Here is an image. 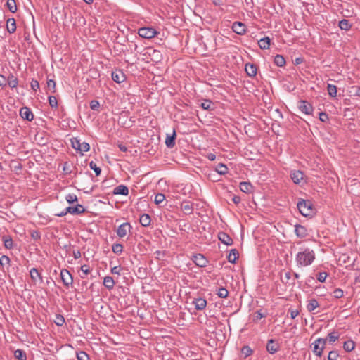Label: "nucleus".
<instances>
[{"label": "nucleus", "instance_id": "1", "mask_svg": "<svg viewBox=\"0 0 360 360\" xmlns=\"http://www.w3.org/2000/svg\"><path fill=\"white\" fill-rule=\"evenodd\" d=\"M315 259V252L309 248H300L295 256V262L299 266L304 267L311 265Z\"/></svg>", "mask_w": 360, "mask_h": 360}, {"label": "nucleus", "instance_id": "2", "mask_svg": "<svg viewBox=\"0 0 360 360\" xmlns=\"http://www.w3.org/2000/svg\"><path fill=\"white\" fill-rule=\"evenodd\" d=\"M297 206L300 212L304 217L312 216L314 213L313 205L309 200H300Z\"/></svg>", "mask_w": 360, "mask_h": 360}, {"label": "nucleus", "instance_id": "3", "mask_svg": "<svg viewBox=\"0 0 360 360\" xmlns=\"http://www.w3.org/2000/svg\"><path fill=\"white\" fill-rule=\"evenodd\" d=\"M327 339L319 338L313 343V352L319 357H321L325 348Z\"/></svg>", "mask_w": 360, "mask_h": 360}, {"label": "nucleus", "instance_id": "4", "mask_svg": "<svg viewBox=\"0 0 360 360\" xmlns=\"http://www.w3.org/2000/svg\"><path fill=\"white\" fill-rule=\"evenodd\" d=\"M157 31L153 27H144L139 29V35L145 39H151L157 34Z\"/></svg>", "mask_w": 360, "mask_h": 360}, {"label": "nucleus", "instance_id": "5", "mask_svg": "<svg viewBox=\"0 0 360 360\" xmlns=\"http://www.w3.org/2000/svg\"><path fill=\"white\" fill-rule=\"evenodd\" d=\"M131 229V224L128 222H124L118 226L116 231L117 235L120 238H124L127 235L129 232H130Z\"/></svg>", "mask_w": 360, "mask_h": 360}, {"label": "nucleus", "instance_id": "6", "mask_svg": "<svg viewBox=\"0 0 360 360\" xmlns=\"http://www.w3.org/2000/svg\"><path fill=\"white\" fill-rule=\"evenodd\" d=\"M298 108L306 115H311L314 110L312 105L309 102L303 100L299 101Z\"/></svg>", "mask_w": 360, "mask_h": 360}, {"label": "nucleus", "instance_id": "7", "mask_svg": "<svg viewBox=\"0 0 360 360\" xmlns=\"http://www.w3.org/2000/svg\"><path fill=\"white\" fill-rule=\"evenodd\" d=\"M61 280L66 287H69L72 285L73 278L71 274L67 269H62L60 271Z\"/></svg>", "mask_w": 360, "mask_h": 360}, {"label": "nucleus", "instance_id": "8", "mask_svg": "<svg viewBox=\"0 0 360 360\" xmlns=\"http://www.w3.org/2000/svg\"><path fill=\"white\" fill-rule=\"evenodd\" d=\"M231 28L235 33L239 35L245 34L247 31L246 25L241 22H234Z\"/></svg>", "mask_w": 360, "mask_h": 360}, {"label": "nucleus", "instance_id": "9", "mask_svg": "<svg viewBox=\"0 0 360 360\" xmlns=\"http://www.w3.org/2000/svg\"><path fill=\"white\" fill-rule=\"evenodd\" d=\"M6 83L11 89H15L18 85V79L12 72L6 77Z\"/></svg>", "mask_w": 360, "mask_h": 360}, {"label": "nucleus", "instance_id": "10", "mask_svg": "<svg viewBox=\"0 0 360 360\" xmlns=\"http://www.w3.org/2000/svg\"><path fill=\"white\" fill-rule=\"evenodd\" d=\"M278 349L279 345L274 339H270L268 340L266 345V350L269 354H274L276 353Z\"/></svg>", "mask_w": 360, "mask_h": 360}, {"label": "nucleus", "instance_id": "11", "mask_svg": "<svg viewBox=\"0 0 360 360\" xmlns=\"http://www.w3.org/2000/svg\"><path fill=\"white\" fill-rule=\"evenodd\" d=\"M295 233L298 238H303L308 235V231L305 226L300 224H295Z\"/></svg>", "mask_w": 360, "mask_h": 360}, {"label": "nucleus", "instance_id": "12", "mask_svg": "<svg viewBox=\"0 0 360 360\" xmlns=\"http://www.w3.org/2000/svg\"><path fill=\"white\" fill-rule=\"evenodd\" d=\"M21 117L27 121H32L34 118V115L31 110L27 107H23L20 110Z\"/></svg>", "mask_w": 360, "mask_h": 360}, {"label": "nucleus", "instance_id": "13", "mask_svg": "<svg viewBox=\"0 0 360 360\" xmlns=\"http://www.w3.org/2000/svg\"><path fill=\"white\" fill-rule=\"evenodd\" d=\"M192 304L195 306L196 310H202L207 306V300L202 297H198L192 301Z\"/></svg>", "mask_w": 360, "mask_h": 360}, {"label": "nucleus", "instance_id": "14", "mask_svg": "<svg viewBox=\"0 0 360 360\" xmlns=\"http://www.w3.org/2000/svg\"><path fill=\"white\" fill-rule=\"evenodd\" d=\"M193 260L194 263L200 267L206 266L207 264V259L202 254H197L194 255Z\"/></svg>", "mask_w": 360, "mask_h": 360}, {"label": "nucleus", "instance_id": "15", "mask_svg": "<svg viewBox=\"0 0 360 360\" xmlns=\"http://www.w3.org/2000/svg\"><path fill=\"white\" fill-rule=\"evenodd\" d=\"M181 209L185 214H191L193 213V203L190 201L184 200L181 204Z\"/></svg>", "mask_w": 360, "mask_h": 360}, {"label": "nucleus", "instance_id": "16", "mask_svg": "<svg viewBox=\"0 0 360 360\" xmlns=\"http://www.w3.org/2000/svg\"><path fill=\"white\" fill-rule=\"evenodd\" d=\"M290 176L292 181L295 184H298L303 179L304 174L300 170H295L291 172Z\"/></svg>", "mask_w": 360, "mask_h": 360}, {"label": "nucleus", "instance_id": "17", "mask_svg": "<svg viewBox=\"0 0 360 360\" xmlns=\"http://www.w3.org/2000/svg\"><path fill=\"white\" fill-rule=\"evenodd\" d=\"M218 238L222 243L226 245H231L233 244L232 238L224 232L219 233Z\"/></svg>", "mask_w": 360, "mask_h": 360}, {"label": "nucleus", "instance_id": "18", "mask_svg": "<svg viewBox=\"0 0 360 360\" xmlns=\"http://www.w3.org/2000/svg\"><path fill=\"white\" fill-rule=\"evenodd\" d=\"M30 277H31L32 280L33 281V282L42 283V281H43L42 277L36 268L31 269L30 271Z\"/></svg>", "mask_w": 360, "mask_h": 360}, {"label": "nucleus", "instance_id": "19", "mask_svg": "<svg viewBox=\"0 0 360 360\" xmlns=\"http://www.w3.org/2000/svg\"><path fill=\"white\" fill-rule=\"evenodd\" d=\"M67 211L72 214H82L85 211V209L82 205L77 204L75 206H70L67 207Z\"/></svg>", "mask_w": 360, "mask_h": 360}, {"label": "nucleus", "instance_id": "20", "mask_svg": "<svg viewBox=\"0 0 360 360\" xmlns=\"http://www.w3.org/2000/svg\"><path fill=\"white\" fill-rule=\"evenodd\" d=\"M113 193L115 195H127L129 194V189L125 185L121 184L114 188Z\"/></svg>", "mask_w": 360, "mask_h": 360}, {"label": "nucleus", "instance_id": "21", "mask_svg": "<svg viewBox=\"0 0 360 360\" xmlns=\"http://www.w3.org/2000/svg\"><path fill=\"white\" fill-rule=\"evenodd\" d=\"M112 79L117 83H122L125 79L124 74L121 71H115L112 72Z\"/></svg>", "mask_w": 360, "mask_h": 360}, {"label": "nucleus", "instance_id": "22", "mask_svg": "<svg viewBox=\"0 0 360 360\" xmlns=\"http://www.w3.org/2000/svg\"><path fill=\"white\" fill-rule=\"evenodd\" d=\"M6 30L9 33H13L16 30V22L13 18H8L6 21Z\"/></svg>", "mask_w": 360, "mask_h": 360}, {"label": "nucleus", "instance_id": "23", "mask_svg": "<svg viewBox=\"0 0 360 360\" xmlns=\"http://www.w3.org/2000/svg\"><path fill=\"white\" fill-rule=\"evenodd\" d=\"M240 189L245 193H250L252 191L253 186L250 182L243 181L240 184Z\"/></svg>", "mask_w": 360, "mask_h": 360}, {"label": "nucleus", "instance_id": "24", "mask_svg": "<svg viewBox=\"0 0 360 360\" xmlns=\"http://www.w3.org/2000/svg\"><path fill=\"white\" fill-rule=\"evenodd\" d=\"M175 139H176V132H175V130H174L172 135L167 136V138L165 139L166 146L169 148H173L175 145V141H174Z\"/></svg>", "mask_w": 360, "mask_h": 360}, {"label": "nucleus", "instance_id": "25", "mask_svg": "<svg viewBox=\"0 0 360 360\" xmlns=\"http://www.w3.org/2000/svg\"><path fill=\"white\" fill-rule=\"evenodd\" d=\"M245 72L250 77H254L257 74V67L256 65L248 63L245 65Z\"/></svg>", "mask_w": 360, "mask_h": 360}, {"label": "nucleus", "instance_id": "26", "mask_svg": "<svg viewBox=\"0 0 360 360\" xmlns=\"http://www.w3.org/2000/svg\"><path fill=\"white\" fill-rule=\"evenodd\" d=\"M4 245L6 249L11 250L14 247L13 239L9 236H4L2 238Z\"/></svg>", "mask_w": 360, "mask_h": 360}, {"label": "nucleus", "instance_id": "27", "mask_svg": "<svg viewBox=\"0 0 360 360\" xmlns=\"http://www.w3.org/2000/svg\"><path fill=\"white\" fill-rule=\"evenodd\" d=\"M139 222L144 227L148 226L151 222V219H150V215L148 214H143L140 217Z\"/></svg>", "mask_w": 360, "mask_h": 360}, {"label": "nucleus", "instance_id": "28", "mask_svg": "<svg viewBox=\"0 0 360 360\" xmlns=\"http://www.w3.org/2000/svg\"><path fill=\"white\" fill-rule=\"evenodd\" d=\"M270 41L271 40L269 37H265L258 41V45L262 49H268L270 46Z\"/></svg>", "mask_w": 360, "mask_h": 360}, {"label": "nucleus", "instance_id": "29", "mask_svg": "<svg viewBox=\"0 0 360 360\" xmlns=\"http://www.w3.org/2000/svg\"><path fill=\"white\" fill-rule=\"evenodd\" d=\"M115 281L111 276H105L103 279L104 286L108 289L112 290L115 286Z\"/></svg>", "mask_w": 360, "mask_h": 360}, {"label": "nucleus", "instance_id": "30", "mask_svg": "<svg viewBox=\"0 0 360 360\" xmlns=\"http://www.w3.org/2000/svg\"><path fill=\"white\" fill-rule=\"evenodd\" d=\"M238 258V252L236 249L230 250L227 259L230 263H235L236 259Z\"/></svg>", "mask_w": 360, "mask_h": 360}, {"label": "nucleus", "instance_id": "31", "mask_svg": "<svg viewBox=\"0 0 360 360\" xmlns=\"http://www.w3.org/2000/svg\"><path fill=\"white\" fill-rule=\"evenodd\" d=\"M355 342L352 340L345 341L343 344V349L347 352L353 351L355 348Z\"/></svg>", "mask_w": 360, "mask_h": 360}, {"label": "nucleus", "instance_id": "32", "mask_svg": "<svg viewBox=\"0 0 360 360\" xmlns=\"http://www.w3.org/2000/svg\"><path fill=\"white\" fill-rule=\"evenodd\" d=\"M319 307L318 301L315 299H311L309 301L307 309L309 311L311 312Z\"/></svg>", "mask_w": 360, "mask_h": 360}, {"label": "nucleus", "instance_id": "33", "mask_svg": "<svg viewBox=\"0 0 360 360\" xmlns=\"http://www.w3.org/2000/svg\"><path fill=\"white\" fill-rule=\"evenodd\" d=\"M14 356L18 360H27L25 352L20 349H18L14 352Z\"/></svg>", "mask_w": 360, "mask_h": 360}, {"label": "nucleus", "instance_id": "34", "mask_svg": "<svg viewBox=\"0 0 360 360\" xmlns=\"http://www.w3.org/2000/svg\"><path fill=\"white\" fill-rule=\"evenodd\" d=\"M6 6L8 9L13 13L17 11V5L15 0H7Z\"/></svg>", "mask_w": 360, "mask_h": 360}, {"label": "nucleus", "instance_id": "35", "mask_svg": "<svg viewBox=\"0 0 360 360\" xmlns=\"http://www.w3.org/2000/svg\"><path fill=\"white\" fill-rule=\"evenodd\" d=\"M274 63L278 67H283L285 64V60L281 55H276L274 57Z\"/></svg>", "mask_w": 360, "mask_h": 360}, {"label": "nucleus", "instance_id": "36", "mask_svg": "<svg viewBox=\"0 0 360 360\" xmlns=\"http://www.w3.org/2000/svg\"><path fill=\"white\" fill-rule=\"evenodd\" d=\"M46 84H47V89L51 93L53 94L56 92V83L55 80L51 79H48Z\"/></svg>", "mask_w": 360, "mask_h": 360}, {"label": "nucleus", "instance_id": "37", "mask_svg": "<svg viewBox=\"0 0 360 360\" xmlns=\"http://www.w3.org/2000/svg\"><path fill=\"white\" fill-rule=\"evenodd\" d=\"M216 172L221 175H224L228 173V168L225 165L219 163L216 167Z\"/></svg>", "mask_w": 360, "mask_h": 360}, {"label": "nucleus", "instance_id": "38", "mask_svg": "<svg viewBox=\"0 0 360 360\" xmlns=\"http://www.w3.org/2000/svg\"><path fill=\"white\" fill-rule=\"evenodd\" d=\"M327 90H328V94L331 97H333V98L336 97V96H337V87H336V86H335L333 84H328Z\"/></svg>", "mask_w": 360, "mask_h": 360}, {"label": "nucleus", "instance_id": "39", "mask_svg": "<svg viewBox=\"0 0 360 360\" xmlns=\"http://www.w3.org/2000/svg\"><path fill=\"white\" fill-rule=\"evenodd\" d=\"M339 27L342 30H349L351 27V25L349 20L342 19L339 22Z\"/></svg>", "mask_w": 360, "mask_h": 360}, {"label": "nucleus", "instance_id": "40", "mask_svg": "<svg viewBox=\"0 0 360 360\" xmlns=\"http://www.w3.org/2000/svg\"><path fill=\"white\" fill-rule=\"evenodd\" d=\"M213 105H214L213 103L210 100H205L200 104V106L204 110H213L214 109Z\"/></svg>", "mask_w": 360, "mask_h": 360}, {"label": "nucleus", "instance_id": "41", "mask_svg": "<svg viewBox=\"0 0 360 360\" xmlns=\"http://www.w3.org/2000/svg\"><path fill=\"white\" fill-rule=\"evenodd\" d=\"M112 252L116 255H120L123 251V246L122 244L116 243L112 246Z\"/></svg>", "mask_w": 360, "mask_h": 360}, {"label": "nucleus", "instance_id": "42", "mask_svg": "<svg viewBox=\"0 0 360 360\" xmlns=\"http://www.w3.org/2000/svg\"><path fill=\"white\" fill-rule=\"evenodd\" d=\"M89 167L92 170H94L95 172L96 176H98L101 174V169L99 167H98L97 165L94 162H93V161L90 162Z\"/></svg>", "mask_w": 360, "mask_h": 360}, {"label": "nucleus", "instance_id": "43", "mask_svg": "<svg viewBox=\"0 0 360 360\" xmlns=\"http://www.w3.org/2000/svg\"><path fill=\"white\" fill-rule=\"evenodd\" d=\"M48 100H49V103L51 108H58V101L55 96H49L48 98Z\"/></svg>", "mask_w": 360, "mask_h": 360}, {"label": "nucleus", "instance_id": "44", "mask_svg": "<svg viewBox=\"0 0 360 360\" xmlns=\"http://www.w3.org/2000/svg\"><path fill=\"white\" fill-rule=\"evenodd\" d=\"M217 295L221 298H226L229 295V291L224 288H220L218 290Z\"/></svg>", "mask_w": 360, "mask_h": 360}, {"label": "nucleus", "instance_id": "45", "mask_svg": "<svg viewBox=\"0 0 360 360\" xmlns=\"http://www.w3.org/2000/svg\"><path fill=\"white\" fill-rule=\"evenodd\" d=\"M77 360H89V355L83 351H80L77 353Z\"/></svg>", "mask_w": 360, "mask_h": 360}, {"label": "nucleus", "instance_id": "46", "mask_svg": "<svg viewBox=\"0 0 360 360\" xmlns=\"http://www.w3.org/2000/svg\"><path fill=\"white\" fill-rule=\"evenodd\" d=\"M71 144L74 149L79 150L80 148V140L77 138H73L71 139Z\"/></svg>", "mask_w": 360, "mask_h": 360}, {"label": "nucleus", "instance_id": "47", "mask_svg": "<svg viewBox=\"0 0 360 360\" xmlns=\"http://www.w3.org/2000/svg\"><path fill=\"white\" fill-rule=\"evenodd\" d=\"M165 199V196L164 194L162 193H158L155 195V202L157 204V205H159L160 204L161 202H162L164 201V200Z\"/></svg>", "mask_w": 360, "mask_h": 360}, {"label": "nucleus", "instance_id": "48", "mask_svg": "<svg viewBox=\"0 0 360 360\" xmlns=\"http://www.w3.org/2000/svg\"><path fill=\"white\" fill-rule=\"evenodd\" d=\"M65 319L62 315H60V314L56 315L55 323L57 326H61L65 323Z\"/></svg>", "mask_w": 360, "mask_h": 360}, {"label": "nucleus", "instance_id": "49", "mask_svg": "<svg viewBox=\"0 0 360 360\" xmlns=\"http://www.w3.org/2000/svg\"><path fill=\"white\" fill-rule=\"evenodd\" d=\"M65 199L69 203H72L74 202L77 201V195L73 193H70V194L67 195L65 197Z\"/></svg>", "mask_w": 360, "mask_h": 360}, {"label": "nucleus", "instance_id": "50", "mask_svg": "<svg viewBox=\"0 0 360 360\" xmlns=\"http://www.w3.org/2000/svg\"><path fill=\"white\" fill-rule=\"evenodd\" d=\"M333 295L335 298H341L344 295L343 290L342 289H340V288H336L333 292Z\"/></svg>", "mask_w": 360, "mask_h": 360}, {"label": "nucleus", "instance_id": "51", "mask_svg": "<svg viewBox=\"0 0 360 360\" xmlns=\"http://www.w3.org/2000/svg\"><path fill=\"white\" fill-rule=\"evenodd\" d=\"M89 150H90V146L88 143H86V142L81 143L80 148L79 150V152H81V153L87 152Z\"/></svg>", "mask_w": 360, "mask_h": 360}, {"label": "nucleus", "instance_id": "52", "mask_svg": "<svg viewBox=\"0 0 360 360\" xmlns=\"http://www.w3.org/2000/svg\"><path fill=\"white\" fill-rule=\"evenodd\" d=\"M90 108L93 110H97L98 111L99 110V108H100L99 102L98 101H96V100H92L90 102Z\"/></svg>", "mask_w": 360, "mask_h": 360}, {"label": "nucleus", "instance_id": "53", "mask_svg": "<svg viewBox=\"0 0 360 360\" xmlns=\"http://www.w3.org/2000/svg\"><path fill=\"white\" fill-rule=\"evenodd\" d=\"M339 354L337 351H330L328 356V360H338Z\"/></svg>", "mask_w": 360, "mask_h": 360}, {"label": "nucleus", "instance_id": "54", "mask_svg": "<svg viewBox=\"0 0 360 360\" xmlns=\"http://www.w3.org/2000/svg\"><path fill=\"white\" fill-rule=\"evenodd\" d=\"M10 263V258L6 255H3L0 258V264L1 266L8 265Z\"/></svg>", "mask_w": 360, "mask_h": 360}, {"label": "nucleus", "instance_id": "55", "mask_svg": "<svg viewBox=\"0 0 360 360\" xmlns=\"http://www.w3.org/2000/svg\"><path fill=\"white\" fill-rule=\"evenodd\" d=\"M242 352L245 354V357H248L252 354V350L249 346H244L242 349Z\"/></svg>", "mask_w": 360, "mask_h": 360}, {"label": "nucleus", "instance_id": "56", "mask_svg": "<svg viewBox=\"0 0 360 360\" xmlns=\"http://www.w3.org/2000/svg\"><path fill=\"white\" fill-rule=\"evenodd\" d=\"M328 338L330 342H334L338 340L339 336L336 335L335 332H333L328 334Z\"/></svg>", "mask_w": 360, "mask_h": 360}, {"label": "nucleus", "instance_id": "57", "mask_svg": "<svg viewBox=\"0 0 360 360\" xmlns=\"http://www.w3.org/2000/svg\"><path fill=\"white\" fill-rule=\"evenodd\" d=\"M328 274L326 272H320L317 276V279L319 282H324L327 278Z\"/></svg>", "mask_w": 360, "mask_h": 360}, {"label": "nucleus", "instance_id": "58", "mask_svg": "<svg viewBox=\"0 0 360 360\" xmlns=\"http://www.w3.org/2000/svg\"><path fill=\"white\" fill-rule=\"evenodd\" d=\"M31 88L33 91H37L39 89V83L38 81L32 79L31 82Z\"/></svg>", "mask_w": 360, "mask_h": 360}, {"label": "nucleus", "instance_id": "59", "mask_svg": "<svg viewBox=\"0 0 360 360\" xmlns=\"http://www.w3.org/2000/svg\"><path fill=\"white\" fill-rule=\"evenodd\" d=\"M319 119L321 122H326L328 120V116L326 112H320L319 113Z\"/></svg>", "mask_w": 360, "mask_h": 360}, {"label": "nucleus", "instance_id": "60", "mask_svg": "<svg viewBox=\"0 0 360 360\" xmlns=\"http://www.w3.org/2000/svg\"><path fill=\"white\" fill-rule=\"evenodd\" d=\"M120 270H121L120 266H114V267H112L111 269V273L113 274L120 275Z\"/></svg>", "mask_w": 360, "mask_h": 360}, {"label": "nucleus", "instance_id": "61", "mask_svg": "<svg viewBox=\"0 0 360 360\" xmlns=\"http://www.w3.org/2000/svg\"><path fill=\"white\" fill-rule=\"evenodd\" d=\"M81 270L85 275H88L90 273L89 267L86 264L81 266Z\"/></svg>", "mask_w": 360, "mask_h": 360}, {"label": "nucleus", "instance_id": "62", "mask_svg": "<svg viewBox=\"0 0 360 360\" xmlns=\"http://www.w3.org/2000/svg\"><path fill=\"white\" fill-rule=\"evenodd\" d=\"M290 278H291L290 272H285V275H284V278H281V279H282L283 283H288V281L290 279Z\"/></svg>", "mask_w": 360, "mask_h": 360}, {"label": "nucleus", "instance_id": "63", "mask_svg": "<svg viewBox=\"0 0 360 360\" xmlns=\"http://www.w3.org/2000/svg\"><path fill=\"white\" fill-rule=\"evenodd\" d=\"M6 85V77L0 74V87H4Z\"/></svg>", "mask_w": 360, "mask_h": 360}, {"label": "nucleus", "instance_id": "64", "mask_svg": "<svg viewBox=\"0 0 360 360\" xmlns=\"http://www.w3.org/2000/svg\"><path fill=\"white\" fill-rule=\"evenodd\" d=\"M117 146L120 148V150L122 152H127L128 150L127 147L122 143H118Z\"/></svg>", "mask_w": 360, "mask_h": 360}]
</instances>
